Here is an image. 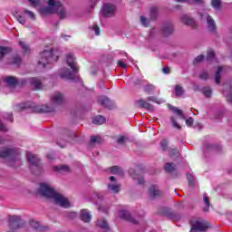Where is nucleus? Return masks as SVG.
Returning a JSON list of instances; mask_svg holds the SVG:
<instances>
[{"label":"nucleus","instance_id":"53","mask_svg":"<svg viewBox=\"0 0 232 232\" xmlns=\"http://www.w3.org/2000/svg\"><path fill=\"white\" fill-rule=\"evenodd\" d=\"M160 146H161L163 151H166V150H168V140H161Z\"/></svg>","mask_w":232,"mask_h":232},{"label":"nucleus","instance_id":"29","mask_svg":"<svg viewBox=\"0 0 232 232\" xmlns=\"http://www.w3.org/2000/svg\"><path fill=\"white\" fill-rule=\"evenodd\" d=\"M106 122V118L103 116H96L92 119L93 124H98V126H101V124H104Z\"/></svg>","mask_w":232,"mask_h":232},{"label":"nucleus","instance_id":"21","mask_svg":"<svg viewBox=\"0 0 232 232\" xmlns=\"http://www.w3.org/2000/svg\"><path fill=\"white\" fill-rule=\"evenodd\" d=\"M80 218L81 220H82V222H85V223L91 222L92 214H90V212L87 209H82L81 211Z\"/></svg>","mask_w":232,"mask_h":232},{"label":"nucleus","instance_id":"33","mask_svg":"<svg viewBox=\"0 0 232 232\" xmlns=\"http://www.w3.org/2000/svg\"><path fill=\"white\" fill-rule=\"evenodd\" d=\"M129 173L130 176H132V179H134V180H138V184H144V179L142 177L137 176V174H133V169H130Z\"/></svg>","mask_w":232,"mask_h":232},{"label":"nucleus","instance_id":"35","mask_svg":"<svg viewBox=\"0 0 232 232\" xmlns=\"http://www.w3.org/2000/svg\"><path fill=\"white\" fill-rule=\"evenodd\" d=\"M159 16V8L157 7H152L150 9V19L152 21H155V19H157V17Z\"/></svg>","mask_w":232,"mask_h":232},{"label":"nucleus","instance_id":"46","mask_svg":"<svg viewBox=\"0 0 232 232\" xmlns=\"http://www.w3.org/2000/svg\"><path fill=\"white\" fill-rule=\"evenodd\" d=\"M24 14L28 15L30 17V19L35 20V14H34V12H32V11L28 10V9H24Z\"/></svg>","mask_w":232,"mask_h":232},{"label":"nucleus","instance_id":"6","mask_svg":"<svg viewBox=\"0 0 232 232\" xmlns=\"http://www.w3.org/2000/svg\"><path fill=\"white\" fill-rule=\"evenodd\" d=\"M22 84H30L32 90H43V82L39 78L23 79Z\"/></svg>","mask_w":232,"mask_h":232},{"label":"nucleus","instance_id":"9","mask_svg":"<svg viewBox=\"0 0 232 232\" xmlns=\"http://www.w3.org/2000/svg\"><path fill=\"white\" fill-rule=\"evenodd\" d=\"M180 22L183 24H186L187 26H190V28H193L194 30H197L198 28V24H197V21L195 19L188 14H182L180 16Z\"/></svg>","mask_w":232,"mask_h":232},{"label":"nucleus","instance_id":"36","mask_svg":"<svg viewBox=\"0 0 232 232\" xmlns=\"http://www.w3.org/2000/svg\"><path fill=\"white\" fill-rule=\"evenodd\" d=\"M171 110H172V111H174V113L179 115V117H180V119H186V116H184V112H182V110H180L177 107H171Z\"/></svg>","mask_w":232,"mask_h":232},{"label":"nucleus","instance_id":"30","mask_svg":"<svg viewBox=\"0 0 232 232\" xmlns=\"http://www.w3.org/2000/svg\"><path fill=\"white\" fill-rule=\"evenodd\" d=\"M174 92L176 97H182V95L185 93L184 88L181 85H176L174 87Z\"/></svg>","mask_w":232,"mask_h":232},{"label":"nucleus","instance_id":"10","mask_svg":"<svg viewBox=\"0 0 232 232\" xmlns=\"http://www.w3.org/2000/svg\"><path fill=\"white\" fill-rule=\"evenodd\" d=\"M19 156V150L16 149L5 148L0 150V158L6 159L8 157H17Z\"/></svg>","mask_w":232,"mask_h":232},{"label":"nucleus","instance_id":"60","mask_svg":"<svg viewBox=\"0 0 232 232\" xmlns=\"http://www.w3.org/2000/svg\"><path fill=\"white\" fill-rule=\"evenodd\" d=\"M144 83V80H141V79H137V80H135V82H134V84L136 85V86H140L141 84H143Z\"/></svg>","mask_w":232,"mask_h":232},{"label":"nucleus","instance_id":"58","mask_svg":"<svg viewBox=\"0 0 232 232\" xmlns=\"http://www.w3.org/2000/svg\"><path fill=\"white\" fill-rule=\"evenodd\" d=\"M92 30H94L96 35H101V29L99 28V26L97 25L92 26Z\"/></svg>","mask_w":232,"mask_h":232},{"label":"nucleus","instance_id":"32","mask_svg":"<svg viewBox=\"0 0 232 232\" xmlns=\"http://www.w3.org/2000/svg\"><path fill=\"white\" fill-rule=\"evenodd\" d=\"M164 169L167 173H173L177 169V167L173 163L169 162L165 164Z\"/></svg>","mask_w":232,"mask_h":232},{"label":"nucleus","instance_id":"16","mask_svg":"<svg viewBox=\"0 0 232 232\" xmlns=\"http://www.w3.org/2000/svg\"><path fill=\"white\" fill-rule=\"evenodd\" d=\"M174 31L175 29L171 24H165L163 26H161V33L164 37H169Z\"/></svg>","mask_w":232,"mask_h":232},{"label":"nucleus","instance_id":"59","mask_svg":"<svg viewBox=\"0 0 232 232\" xmlns=\"http://www.w3.org/2000/svg\"><path fill=\"white\" fill-rule=\"evenodd\" d=\"M193 122H194V120L191 117L186 120L187 126H192Z\"/></svg>","mask_w":232,"mask_h":232},{"label":"nucleus","instance_id":"47","mask_svg":"<svg viewBox=\"0 0 232 232\" xmlns=\"http://www.w3.org/2000/svg\"><path fill=\"white\" fill-rule=\"evenodd\" d=\"M31 6H33L34 8L39 6L41 5V0H28Z\"/></svg>","mask_w":232,"mask_h":232},{"label":"nucleus","instance_id":"18","mask_svg":"<svg viewBox=\"0 0 232 232\" xmlns=\"http://www.w3.org/2000/svg\"><path fill=\"white\" fill-rule=\"evenodd\" d=\"M52 101L54 104H58L61 106V104H64V94L62 92H54Z\"/></svg>","mask_w":232,"mask_h":232},{"label":"nucleus","instance_id":"12","mask_svg":"<svg viewBox=\"0 0 232 232\" xmlns=\"http://www.w3.org/2000/svg\"><path fill=\"white\" fill-rule=\"evenodd\" d=\"M135 105L137 106V108H143L144 110H148L149 111H153V110H155L153 105L146 102V100L144 99H140L136 101Z\"/></svg>","mask_w":232,"mask_h":232},{"label":"nucleus","instance_id":"26","mask_svg":"<svg viewBox=\"0 0 232 232\" xmlns=\"http://www.w3.org/2000/svg\"><path fill=\"white\" fill-rule=\"evenodd\" d=\"M10 52H12V48L0 46V61H3L5 55H8Z\"/></svg>","mask_w":232,"mask_h":232},{"label":"nucleus","instance_id":"54","mask_svg":"<svg viewBox=\"0 0 232 232\" xmlns=\"http://www.w3.org/2000/svg\"><path fill=\"white\" fill-rule=\"evenodd\" d=\"M20 46L23 48V50L24 52H28V50H30V48L28 47V44H26V43L24 42H19Z\"/></svg>","mask_w":232,"mask_h":232},{"label":"nucleus","instance_id":"14","mask_svg":"<svg viewBox=\"0 0 232 232\" xmlns=\"http://www.w3.org/2000/svg\"><path fill=\"white\" fill-rule=\"evenodd\" d=\"M66 63L72 72H77V70H79L77 63L75 62V56H73L72 53H68L66 55Z\"/></svg>","mask_w":232,"mask_h":232},{"label":"nucleus","instance_id":"52","mask_svg":"<svg viewBox=\"0 0 232 232\" xmlns=\"http://www.w3.org/2000/svg\"><path fill=\"white\" fill-rule=\"evenodd\" d=\"M147 101L151 102H156V104H160V102H159V100L153 96L147 97Z\"/></svg>","mask_w":232,"mask_h":232},{"label":"nucleus","instance_id":"42","mask_svg":"<svg viewBox=\"0 0 232 232\" xmlns=\"http://www.w3.org/2000/svg\"><path fill=\"white\" fill-rule=\"evenodd\" d=\"M202 92H203V95H205V97H211V88L204 87Z\"/></svg>","mask_w":232,"mask_h":232},{"label":"nucleus","instance_id":"5","mask_svg":"<svg viewBox=\"0 0 232 232\" xmlns=\"http://www.w3.org/2000/svg\"><path fill=\"white\" fill-rule=\"evenodd\" d=\"M9 229H19L24 226V220L21 218L19 216H9L8 218Z\"/></svg>","mask_w":232,"mask_h":232},{"label":"nucleus","instance_id":"61","mask_svg":"<svg viewBox=\"0 0 232 232\" xmlns=\"http://www.w3.org/2000/svg\"><path fill=\"white\" fill-rule=\"evenodd\" d=\"M199 77H200V79H203V81H206V80L208 79V72H203L200 74Z\"/></svg>","mask_w":232,"mask_h":232},{"label":"nucleus","instance_id":"45","mask_svg":"<svg viewBox=\"0 0 232 232\" xmlns=\"http://www.w3.org/2000/svg\"><path fill=\"white\" fill-rule=\"evenodd\" d=\"M205 148L207 150H212L213 151H217V150H220V147L217 145H211V144H207Z\"/></svg>","mask_w":232,"mask_h":232},{"label":"nucleus","instance_id":"19","mask_svg":"<svg viewBox=\"0 0 232 232\" xmlns=\"http://www.w3.org/2000/svg\"><path fill=\"white\" fill-rule=\"evenodd\" d=\"M30 225H31V227H33V229H34L35 231H38V232L48 231V227L40 225V223L37 221L33 220L30 222Z\"/></svg>","mask_w":232,"mask_h":232},{"label":"nucleus","instance_id":"20","mask_svg":"<svg viewBox=\"0 0 232 232\" xmlns=\"http://www.w3.org/2000/svg\"><path fill=\"white\" fill-rule=\"evenodd\" d=\"M27 160L31 166H39V158L34 155L32 152L27 153Z\"/></svg>","mask_w":232,"mask_h":232},{"label":"nucleus","instance_id":"49","mask_svg":"<svg viewBox=\"0 0 232 232\" xmlns=\"http://www.w3.org/2000/svg\"><path fill=\"white\" fill-rule=\"evenodd\" d=\"M188 186L190 188H193L194 184H195V180L193 179V176H191V174H188Z\"/></svg>","mask_w":232,"mask_h":232},{"label":"nucleus","instance_id":"15","mask_svg":"<svg viewBox=\"0 0 232 232\" xmlns=\"http://www.w3.org/2000/svg\"><path fill=\"white\" fill-rule=\"evenodd\" d=\"M56 3L58 4V6L56 7L55 14H57L60 19H66V16L68 15L66 9L59 0H56Z\"/></svg>","mask_w":232,"mask_h":232},{"label":"nucleus","instance_id":"57","mask_svg":"<svg viewBox=\"0 0 232 232\" xmlns=\"http://www.w3.org/2000/svg\"><path fill=\"white\" fill-rule=\"evenodd\" d=\"M126 140V138L125 136H120L118 139H117V142L119 144H124V141Z\"/></svg>","mask_w":232,"mask_h":232},{"label":"nucleus","instance_id":"38","mask_svg":"<svg viewBox=\"0 0 232 232\" xmlns=\"http://www.w3.org/2000/svg\"><path fill=\"white\" fill-rule=\"evenodd\" d=\"M91 142L92 144H101V142H102V139L99 136H92Z\"/></svg>","mask_w":232,"mask_h":232},{"label":"nucleus","instance_id":"24","mask_svg":"<svg viewBox=\"0 0 232 232\" xmlns=\"http://www.w3.org/2000/svg\"><path fill=\"white\" fill-rule=\"evenodd\" d=\"M54 171H59V173H70L72 169L67 165H59L58 167H54Z\"/></svg>","mask_w":232,"mask_h":232},{"label":"nucleus","instance_id":"51","mask_svg":"<svg viewBox=\"0 0 232 232\" xmlns=\"http://www.w3.org/2000/svg\"><path fill=\"white\" fill-rule=\"evenodd\" d=\"M170 121H171V122H172V126L174 127V128H177V130H180V125H179V123L177 122V121L175 120V118H173V117H171L170 118Z\"/></svg>","mask_w":232,"mask_h":232},{"label":"nucleus","instance_id":"4","mask_svg":"<svg viewBox=\"0 0 232 232\" xmlns=\"http://www.w3.org/2000/svg\"><path fill=\"white\" fill-rule=\"evenodd\" d=\"M47 6L41 7L39 9V12L42 15H50L52 14H55V11L57 10V7L59 6V4L57 3V0H49L47 2Z\"/></svg>","mask_w":232,"mask_h":232},{"label":"nucleus","instance_id":"41","mask_svg":"<svg viewBox=\"0 0 232 232\" xmlns=\"http://www.w3.org/2000/svg\"><path fill=\"white\" fill-rule=\"evenodd\" d=\"M203 202L206 204V208H203V211L208 212L209 211V198L206 196L203 198Z\"/></svg>","mask_w":232,"mask_h":232},{"label":"nucleus","instance_id":"2","mask_svg":"<svg viewBox=\"0 0 232 232\" xmlns=\"http://www.w3.org/2000/svg\"><path fill=\"white\" fill-rule=\"evenodd\" d=\"M57 59H59V57L53 55V50L44 51L42 53H40L38 64L42 68H46V64H52V63H56Z\"/></svg>","mask_w":232,"mask_h":232},{"label":"nucleus","instance_id":"64","mask_svg":"<svg viewBox=\"0 0 232 232\" xmlns=\"http://www.w3.org/2000/svg\"><path fill=\"white\" fill-rule=\"evenodd\" d=\"M5 119H7V120L12 119V113H6V115L5 116Z\"/></svg>","mask_w":232,"mask_h":232},{"label":"nucleus","instance_id":"63","mask_svg":"<svg viewBox=\"0 0 232 232\" xmlns=\"http://www.w3.org/2000/svg\"><path fill=\"white\" fill-rule=\"evenodd\" d=\"M118 65H120L121 68H126V63H122V61H119Z\"/></svg>","mask_w":232,"mask_h":232},{"label":"nucleus","instance_id":"56","mask_svg":"<svg viewBox=\"0 0 232 232\" xmlns=\"http://www.w3.org/2000/svg\"><path fill=\"white\" fill-rule=\"evenodd\" d=\"M0 131L6 132L8 131V128L5 126V123L0 121Z\"/></svg>","mask_w":232,"mask_h":232},{"label":"nucleus","instance_id":"13","mask_svg":"<svg viewBox=\"0 0 232 232\" xmlns=\"http://www.w3.org/2000/svg\"><path fill=\"white\" fill-rule=\"evenodd\" d=\"M119 218H122L123 220H127V222H131L132 224H137V220L131 217V214H130L127 210H120L118 212Z\"/></svg>","mask_w":232,"mask_h":232},{"label":"nucleus","instance_id":"37","mask_svg":"<svg viewBox=\"0 0 232 232\" xmlns=\"http://www.w3.org/2000/svg\"><path fill=\"white\" fill-rule=\"evenodd\" d=\"M222 67H218V71L215 74V81H216V84H220V73H222Z\"/></svg>","mask_w":232,"mask_h":232},{"label":"nucleus","instance_id":"23","mask_svg":"<svg viewBox=\"0 0 232 232\" xmlns=\"http://www.w3.org/2000/svg\"><path fill=\"white\" fill-rule=\"evenodd\" d=\"M98 227H101V229H103V231H109L110 226L108 225V221L104 218L98 219L97 221Z\"/></svg>","mask_w":232,"mask_h":232},{"label":"nucleus","instance_id":"25","mask_svg":"<svg viewBox=\"0 0 232 232\" xmlns=\"http://www.w3.org/2000/svg\"><path fill=\"white\" fill-rule=\"evenodd\" d=\"M108 190L111 191V193H119L121 191V185L111 183L108 185Z\"/></svg>","mask_w":232,"mask_h":232},{"label":"nucleus","instance_id":"40","mask_svg":"<svg viewBox=\"0 0 232 232\" xmlns=\"http://www.w3.org/2000/svg\"><path fill=\"white\" fill-rule=\"evenodd\" d=\"M211 5L213 8L218 10V8H220V5H222V2H220V0H211Z\"/></svg>","mask_w":232,"mask_h":232},{"label":"nucleus","instance_id":"7","mask_svg":"<svg viewBox=\"0 0 232 232\" xmlns=\"http://www.w3.org/2000/svg\"><path fill=\"white\" fill-rule=\"evenodd\" d=\"M209 229V224L206 221H195L191 225L190 232H206Z\"/></svg>","mask_w":232,"mask_h":232},{"label":"nucleus","instance_id":"39","mask_svg":"<svg viewBox=\"0 0 232 232\" xmlns=\"http://www.w3.org/2000/svg\"><path fill=\"white\" fill-rule=\"evenodd\" d=\"M169 157H179L180 152L177 149H169Z\"/></svg>","mask_w":232,"mask_h":232},{"label":"nucleus","instance_id":"55","mask_svg":"<svg viewBox=\"0 0 232 232\" xmlns=\"http://www.w3.org/2000/svg\"><path fill=\"white\" fill-rule=\"evenodd\" d=\"M202 61H204V55L203 54H199L194 61V64H197L198 63H202Z\"/></svg>","mask_w":232,"mask_h":232},{"label":"nucleus","instance_id":"17","mask_svg":"<svg viewBox=\"0 0 232 232\" xmlns=\"http://www.w3.org/2000/svg\"><path fill=\"white\" fill-rule=\"evenodd\" d=\"M98 102L102 105L104 106V108H108L109 110H111L113 108V102L110 100V98L106 96H102L99 98Z\"/></svg>","mask_w":232,"mask_h":232},{"label":"nucleus","instance_id":"43","mask_svg":"<svg viewBox=\"0 0 232 232\" xmlns=\"http://www.w3.org/2000/svg\"><path fill=\"white\" fill-rule=\"evenodd\" d=\"M140 21L142 26H150V20H148V18H146L144 16H140Z\"/></svg>","mask_w":232,"mask_h":232},{"label":"nucleus","instance_id":"3","mask_svg":"<svg viewBox=\"0 0 232 232\" xmlns=\"http://www.w3.org/2000/svg\"><path fill=\"white\" fill-rule=\"evenodd\" d=\"M198 15L201 21H207L208 30L212 34H215L217 32V24L215 23V19H213V17L205 11L199 12Z\"/></svg>","mask_w":232,"mask_h":232},{"label":"nucleus","instance_id":"48","mask_svg":"<svg viewBox=\"0 0 232 232\" xmlns=\"http://www.w3.org/2000/svg\"><path fill=\"white\" fill-rule=\"evenodd\" d=\"M214 58H215V52L208 51L207 54V61H213Z\"/></svg>","mask_w":232,"mask_h":232},{"label":"nucleus","instance_id":"1","mask_svg":"<svg viewBox=\"0 0 232 232\" xmlns=\"http://www.w3.org/2000/svg\"><path fill=\"white\" fill-rule=\"evenodd\" d=\"M39 193L42 197L45 198H51L53 200L54 204L61 206L62 208H70V201L63 194L58 193L55 188H52L46 183H41Z\"/></svg>","mask_w":232,"mask_h":232},{"label":"nucleus","instance_id":"31","mask_svg":"<svg viewBox=\"0 0 232 232\" xmlns=\"http://www.w3.org/2000/svg\"><path fill=\"white\" fill-rule=\"evenodd\" d=\"M111 173L113 175H124V171L119 166H113L111 168Z\"/></svg>","mask_w":232,"mask_h":232},{"label":"nucleus","instance_id":"27","mask_svg":"<svg viewBox=\"0 0 232 232\" xmlns=\"http://www.w3.org/2000/svg\"><path fill=\"white\" fill-rule=\"evenodd\" d=\"M60 77L62 79H72V72L70 69L63 68L60 72Z\"/></svg>","mask_w":232,"mask_h":232},{"label":"nucleus","instance_id":"62","mask_svg":"<svg viewBox=\"0 0 232 232\" xmlns=\"http://www.w3.org/2000/svg\"><path fill=\"white\" fill-rule=\"evenodd\" d=\"M162 72H163V73H169V72H170V70H169V67H164L163 69H162Z\"/></svg>","mask_w":232,"mask_h":232},{"label":"nucleus","instance_id":"34","mask_svg":"<svg viewBox=\"0 0 232 232\" xmlns=\"http://www.w3.org/2000/svg\"><path fill=\"white\" fill-rule=\"evenodd\" d=\"M5 82L8 84V86H15V84H17V79L12 76H7L5 78Z\"/></svg>","mask_w":232,"mask_h":232},{"label":"nucleus","instance_id":"22","mask_svg":"<svg viewBox=\"0 0 232 232\" xmlns=\"http://www.w3.org/2000/svg\"><path fill=\"white\" fill-rule=\"evenodd\" d=\"M149 193H150V197H151V198H157V197H160V190L159 189V187L152 185L150 188H149Z\"/></svg>","mask_w":232,"mask_h":232},{"label":"nucleus","instance_id":"11","mask_svg":"<svg viewBox=\"0 0 232 232\" xmlns=\"http://www.w3.org/2000/svg\"><path fill=\"white\" fill-rule=\"evenodd\" d=\"M33 110L37 113H51V111H53V107L48 104L34 105Z\"/></svg>","mask_w":232,"mask_h":232},{"label":"nucleus","instance_id":"50","mask_svg":"<svg viewBox=\"0 0 232 232\" xmlns=\"http://www.w3.org/2000/svg\"><path fill=\"white\" fill-rule=\"evenodd\" d=\"M15 17H16V20L18 21V23H20V24H25L26 20L24 19V16H21V15L17 14Z\"/></svg>","mask_w":232,"mask_h":232},{"label":"nucleus","instance_id":"28","mask_svg":"<svg viewBox=\"0 0 232 232\" xmlns=\"http://www.w3.org/2000/svg\"><path fill=\"white\" fill-rule=\"evenodd\" d=\"M157 90V87L152 83H147L145 86H143V91L145 93H153Z\"/></svg>","mask_w":232,"mask_h":232},{"label":"nucleus","instance_id":"8","mask_svg":"<svg viewBox=\"0 0 232 232\" xmlns=\"http://www.w3.org/2000/svg\"><path fill=\"white\" fill-rule=\"evenodd\" d=\"M117 13V9L115 5L111 4H105L102 9V17H113Z\"/></svg>","mask_w":232,"mask_h":232},{"label":"nucleus","instance_id":"44","mask_svg":"<svg viewBox=\"0 0 232 232\" xmlns=\"http://www.w3.org/2000/svg\"><path fill=\"white\" fill-rule=\"evenodd\" d=\"M11 64H14L15 66H19V64H21V57L19 56H14L13 58V61L11 62Z\"/></svg>","mask_w":232,"mask_h":232}]
</instances>
